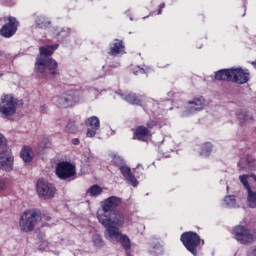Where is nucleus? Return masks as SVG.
Here are the masks:
<instances>
[{"instance_id":"23","label":"nucleus","mask_w":256,"mask_h":256,"mask_svg":"<svg viewBox=\"0 0 256 256\" xmlns=\"http://www.w3.org/2000/svg\"><path fill=\"white\" fill-rule=\"evenodd\" d=\"M118 95L121 97V99H124V101H127V103H130L131 105H139L141 103V100L135 94H123L118 92Z\"/></svg>"},{"instance_id":"42","label":"nucleus","mask_w":256,"mask_h":256,"mask_svg":"<svg viewBox=\"0 0 256 256\" xmlns=\"http://www.w3.org/2000/svg\"><path fill=\"white\" fill-rule=\"evenodd\" d=\"M251 256H256V248H254L250 254Z\"/></svg>"},{"instance_id":"4","label":"nucleus","mask_w":256,"mask_h":256,"mask_svg":"<svg viewBox=\"0 0 256 256\" xmlns=\"http://www.w3.org/2000/svg\"><path fill=\"white\" fill-rule=\"evenodd\" d=\"M17 99L12 94H2L0 97V115L13 117L17 113Z\"/></svg>"},{"instance_id":"8","label":"nucleus","mask_w":256,"mask_h":256,"mask_svg":"<svg viewBox=\"0 0 256 256\" xmlns=\"http://www.w3.org/2000/svg\"><path fill=\"white\" fill-rule=\"evenodd\" d=\"M75 174V165L71 164V162H60L56 166V175L62 181H67V179L75 177Z\"/></svg>"},{"instance_id":"10","label":"nucleus","mask_w":256,"mask_h":256,"mask_svg":"<svg viewBox=\"0 0 256 256\" xmlns=\"http://www.w3.org/2000/svg\"><path fill=\"white\" fill-rule=\"evenodd\" d=\"M249 70L243 68H232V83L245 85L249 81Z\"/></svg>"},{"instance_id":"34","label":"nucleus","mask_w":256,"mask_h":256,"mask_svg":"<svg viewBox=\"0 0 256 256\" xmlns=\"http://www.w3.org/2000/svg\"><path fill=\"white\" fill-rule=\"evenodd\" d=\"M68 33H71V29L69 28H56L54 35H57L59 37V35H61L62 37H65V35H67Z\"/></svg>"},{"instance_id":"11","label":"nucleus","mask_w":256,"mask_h":256,"mask_svg":"<svg viewBox=\"0 0 256 256\" xmlns=\"http://www.w3.org/2000/svg\"><path fill=\"white\" fill-rule=\"evenodd\" d=\"M57 103L61 107H73V105L79 103V97L75 96L73 92H66L57 98Z\"/></svg>"},{"instance_id":"36","label":"nucleus","mask_w":256,"mask_h":256,"mask_svg":"<svg viewBox=\"0 0 256 256\" xmlns=\"http://www.w3.org/2000/svg\"><path fill=\"white\" fill-rule=\"evenodd\" d=\"M0 147H7V139L0 133Z\"/></svg>"},{"instance_id":"35","label":"nucleus","mask_w":256,"mask_h":256,"mask_svg":"<svg viewBox=\"0 0 256 256\" xmlns=\"http://www.w3.org/2000/svg\"><path fill=\"white\" fill-rule=\"evenodd\" d=\"M49 145V139L48 138H42L41 142H39V147L41 149H45Z\"/></svg>"},{"instance_id":"33","label":"nucleus","mask_w":256,"mask_h":256,"mask_svg":"<svg viewBox=\"0 0 256 256\" xmlns=\"http://www.w3.org/2000/svg\"><path fill=\"white\" fill-rule=\"evenodd\" d=\"M249 175H240L239 176V181L240 183H242L243 187L246 188V191H249V189H251V186H249Z\"/></svg>"},{"instance_id":"47","label":"nucleus","mask_w":256,"mask_h":256,"mask_svg":"<svg viewBox=\"0 0 256 256\" xmlns=\"http://www.w3.org/2000/svg\"><path fill=\"white\" fill-rule=\"evenodd\" d=\"M148 127H150V128H151V127H153V126H151V125H148Z\"/></svg>"},{"instance_id":"14","label":"nucleus","mask_w":256,"mask_h":256,"mask_svg":"<svg viewBox=\"0 0 256 256\" xmlns=\"http://www.w3.org/2000/svg\"><path fill=\"white\" fill-rule=\"evenodd\" d=\"M203 107H205V98L199 97L194 98L192 101L188 103V115H192L193 113H197V111H203Z\"/></svg>"},{"instance_id":"19","label":"nucleus","mask_w":256,"mask_h":256,"mask_svg":"<svg viewBox=\"0 0 256 256\" xmlns=\"http://www.w3.org/2000/svg\"><path fill=\"white\" fill-rule=\"evenodd\" d=\"M217 81H231L233 82V68L221 69L215 73Z\"/></svg>"},{"instance_id":"15","label":"nucleus","mask_w":256,"mask_h":256,"mask_svg":"<svg viewBox=\"0 0 256 256\" xmlns=\"http://www.w3.org/2000/svg\"><path fill=\"white\" fill-rule=\"evenodd\" d=\"M106 238L112 243L120 241L123 249H125L126 251H129V249H131V240L129 239V236L122 234L121 231H119L118 235L114 238L113 236H106Z\"/></svg>"},{"instance_id":"5","label":"nucleus","mask_w":256,"mask_h":256,"mask_svg":"<svg viewBox=\"0 0 256 256\" xmlns=\"http://www.w3.org/2000/svg\"><path fill=\"white\" fill-rule=\"evenodd\" d=\"M181 241L192 255L197 256V247L201 244V238L195 232H184L181 235Z\"/></svg>"},{"instance_id":"30","label":"nucleus","mask_w":256,"mask_h":256,"mask_svg":"<svg viewBox=\"0 0 256 256\" xmlns=\"http://www.w3.org/2000/svg\"><path fill=\"white\" fill-rule=\"evenodd\" d=\"M224 205L230 209L237 207V200L235 199V196H226L224 198Z\"/></svg>"},{"instance_id":"18","label":"nucleus","mask_w":256,"mask_h":256,"mask_svg":"<svg viewBox=\"0 0 256 256\" xmlns=\"http://www.w3.org/2000/svg\"><path fill=\"white\" fill-rule=\"evenodd\" d=\"M119 169L123 177H125L126 181H129L133 187H137V185H139V182L137 181L135 176L131 173V168H129L127 165L124 164L120 166Z\"/></svg>"},{"instance_id":"37","label":"nucleus","mask_w":256,"mask_h":256,"mask_svg":"<svg viewBox=\"0 0 256 256\" xmlns=\"http://www.w3.org/2000/svg\"><path fill=\"white\" fill-rule=\"evenodd\" d=\"M68 133H75V125L73 123H68L66 126Z\"/></svg>"},{"instance_id":"17","label":"nucleus","mask_w":256,"mask_h":256,"mask_svg":"<svg viewBox=\"0 0 256 256\" xmlns=\"http://www.w3.org/2000/svg\"><path fill=\"white\" fill-rule=\"evenodd\" d=\"M0 169L11 171L13 169V157L7 152H0Z\"/></svg>"},{"instance_id":"39","label":"nucleus","mask_w":256,"mask_h":256,"mask_svg":"<svg viewBox=\"0 0 256 256\" xmlns=\"http://www.w3.org/2000/svg\"><path fill=\"white\" fill-rule=\"evenodd\" d=\"M40 112L41 113H47V106L46 105L40 106Z\"/></svg>"},{"instance_id":"1","label":"nucleus","mask_w":256,"mask_h":256,"mask_svg":"<svg viewBox=\"0 0 256 256\" xmlns=\"http://www.w3.org/2000/svg\"><path fill=\"white\" fill-rule=\"evenodd\" d=\"M40 49V55L37 57L35 63V71L36 73H40L45 75V77H53L57 75V61L53 58H49L52 56L57 49H59V44L49 45V46H42Z\"/></svg>"},{"instance_id":"22","label":"nucleus","mask_w":256,"mask_h":256,"mask_svg":"<svg viewBox=\"0 0 256 256\" xmlns=\"http://www.w3.org/2000/svg\"><path fill=\"white\" fill-rule=\"evenodd\" d=\"M125 52V46L120 40H115L114 43L110 44V55H119Z\"/></svg>"},{"instance_id":"32","label":"nucleus","mask_w":256,"mask_h":256,"mask_svg":"<svg viewBox=\"0 0 256 256\" xmlns=\"http://www.w3.org/2000/svg\"><path fill=\"white\" fill-rule=\"evenodd\" d=\"M112 163H114V165H116V167H123V165H125V161L123 160V158L117 154H114L112 156Z\"/></svg>"},{"instance_id":"21","label":"nucleus","mask_w":256,"mask_h":256,"mask_svg":"<svg viewBox=\"0 0 256 256\" xmlns=\"http://www.w3.org/2000/svg\"><path fill=\"white\" fill-rule=\"evenodd\" d=\"M136 139L138 141H148L151 137V132L144 126H138L135 131Z\"/></svg>"},{"instance_id":"45","label":"nucleus","mask_w":256,"mask_h":256,"mask_svg":"<svg viewBox=\"0 0 256 256\" xmlns=\"http://www.w3.org/2000/svg\"><path fill=\"white\" fill-rule=\"evenodd\" d=\"M105 76V73H102V75L100 77H104Z\"/></svg>"},{"instance_id":"24","label":"nucleus","mask_w":256,"mask_h":256,"mask_svg":"<svg viewBox=\"0 0 256 256\" xmlns=\"http://www.w3.org/2000/svg\"><path fill=\"white\" fill-rule=\"evenodd\" d=\"M20 157L23 159L24 163H31V161H33V150H31V147L25 146L22 148Z\"/></svg>"},{"instance_id":"44","label":"nucleus","mask_w":256,"mask_h":256,"mask_svg":"<svg viewBox=\"0 0 256 256\" xmlns=\"http://www.w3.org/2000/svg\"><path fill=\"white\" fill-rule=\"evenodd\" d=\"M140 73H145V70H143V69H140Z\"/></svg>"},{"instance_id":"12","label":"nucleus","mask_w":256,"mask_h":256,"mask_svg":"<svg viewBox=\"0 0 256 256\" xmlns=\"http://www.w3.org/2000/svg\"><path fill=\"white\" fill-rule=\"evenodd\" d=\"M15 33H17V19H15V17H9L8 23L1 28L0 35L9 39V37H13Z\"/></svg>"},{"instance_id":"3","label":"nucleus","mask_w":256,"mask_h":256,"mask_svg":"<svg viewBox=\"0 0 256 256\" xmlns=\"http://www.w3.org/2000/svg\"><path fill=\"white\" fill-rule=\"evenodd\" d=\"M41 221V215L37 210H27L22 213L19 220V229L23 233H30L37 226V223Z\"/></svg>"},{"instance_id":"38","label":"nucleus","mask_w":256,"mask_h":256,"mask_svg":"<svg viewBox=\"0 0 256 256\" xmlns=\"http://www.w3.org/2000/svg\"><path fill=\"white\" fill-rule=\"evenodd\" d=\"M7 188V183H5V180L3 178H0V191H5Z\"/></svg>"},{"instance_id":"16","label":"nucleus","mask_w":256,"mask_h":256,"mask_svg":"<svg viewBox=\"0 0 256 256\" xmlns=\"http://www.w3.org/2000/svg\"><path fill=\"white\" fill-rule=\"evenodd\" d=\"M238 167L242 171H255V167H256L255 159L249 155L244 156L238 162Z\"/></svg>"},{"instance_id":"6","label":"nucleus","mask_w":256,"mask_h":256,"mask_svg":"<svg viewBox=\"0 0 256 256\" xmlns=\"http://www.w3.org/2000/svg\"><path fill=\"white\" fill-rule=\"evenodd\" d=\"M234 239L242 245H247V243H253L256 240L255 232H251V230L245 228L244 226H236L233 229Z\"/></svg>"},{"instance_id":"20","label":"nucleus","mask_w":256,"mask_h":256,"mask_svg":"<svg viewBox=\"0 0 256 256\" xmlns=\"http://www.w3.org/2000/svg\"><path fill=\"white\" fill-rule=\"evenodd\" d=\"M236 118L243 125L245 123H251L253 121V115L245 109H239L236 111Z\"/></svg>"},{"instance_id":"31","label":"nucleus","mask_w":256,"mask_h":256,"mask_svg":"<svg viewBox=\"0 0 256 256\" xmlns=\"http://www.w3.org/2000/svg\"><path fill=\"white\" fill-rule=\"evenodd\" d=\"M92 243L98 249H100V247H103L105 245V242H103V238H101V235L99 234H94L92 236Z\"/></svg>"},{"instance_id":"40","label":"nucleus","mask_w":256,"mask_h":256,"mask_svg":"<svg viewBox=\"0 0 256 256\" xmlns=\"http://www.w3.org/2000/svg\"><path fill=\"white\" fill-rule=\"evenodd\" d=\"M164 8H165V3H163V4L160 5V9H159V11H158V15H161V11H162V9H164Z\"/></svg>"},{"instance_id":"28","label":"nucleus","mask_w":256,"mask_h":256,"mask_svg":"<svg viewBox=\"0 0 256 256\" xmlns=\"http://www.w3.org/2000/svg\"><path fill=\"white\" fill-rule=\"evenodd\" d=\"M211 151H213V145L211 143L203 144L200 150V157H209Z\"/></svg>"},{"instance_id":"46","label":"nucleus","mask_w":256,"mask_h":256,"mask_svg":"<svg viewBox=\"0 0 256 256\" xmlns=\"http://www.w3.org/2000/svg\"><path fill=\"white\" fill-rule=\"evenodd\" d=\"M252 177H254L255 181H256V176L255 175H252Z\"/></svg>"},{"instance_id":"43","label":"nucleus","mask_w":256,"mask_h":256,"mask_svg":"<svg viewBox=\"0 0 256 256\" xmlns=\"http://www.w3.org/2000/svg\"><path fill=\"white\" fill-rule=\"evenodd\" d=\"M78 144H79V140H75L74 145H78Z\"/></svg>"},{"instance_id":"26","label":"nucleus","mask_w":256,"mask_h":256,"mask_svg":"<svg viewBox=\"0 0 256 256\" xmlns=\"http://www.w3.org/2000/svg\"><path fill=\"white\" fill-rule=\"evenodd\" d=\"M102 193H103V188H101V186L99 185H93L86 192V194L89 197H98V195H101Z\"/></svg>"},{"instance_id":"13","label":"nucleus","mask_w":256,"mask_h":256,"mask_svg":"<svg viewBox=\"0 0 256 256\" xmlns=\"http://www.w3.org/2000/svg\"><path fill=\"white\" fill-rule=\"evenodd\" d=\"M87 127V137H95L101 128V122L97 116H91L85 121Z\"/></svg>"},{"instance_id":"7","label":"nucleus","mask_w":256,"mask_h":256,"mask_svg":"<svg viewBox=\"0 0 256 256\" xmlns=\"http://www.w3.org/2000/svg\"><path fill=\"white\" fill-rule=\"evenodd\" d=\"M36 191L40 199H53L55 193H57L55 186L43 179L38 180Z\"/></svg>"},{"instance_id":"41","label":"nucleus","mask_w":256,"mask_h":256,"mask_svg":"<svg viewBox=\"0 0 256 256\" xmlns=\"http://www.w3.org/2000/svg\"><path fill=\"white\" fill-rule=\"evenodd\" d=\"M94 160H95V158H94L93 156H91V157L88 158V163H91V162H93Z\"/></svg>"},{"instance_id":"25","label":"nucleus","mask_w":256,"mask_h":256,"mask_svg":"<svg viewBox=\"0 0 256 256\" xmlns=\"http://www.w3.org/2000/svg\"><path fill=\"white\" fill-rule=\"evenodd\" d=\"M246 203H247V206L250 207V209L256 208V192H253V190L251 189L247 190Z\"/></svg>"},{"instance_id":"2","label":"nucleus","mask_w":256,"mask_h":256,"mask_svg":"<svg viewBox=\"0 0 256 256\" xmlns=\"http://www.w3.org/2000/svg\"><path fill=\"white\" fill-rule=\"evenodd\" d=\"M99 223L106 229V237H113L119 235V229L125 225V216L119 211L110 212L106 215H99L97 217Z\"/></svg>"},{"instance_id":"29","label":"nucleus","mask_w":256,"mask_h":256,"mask_svg":"<svg viewBox=\"0 0 256 256\" xmlns=\"http://www.w3.org/2000/svg\"><path fill=\"white\" fill-rule=\"evenodd\" d=\"M149 252H150V255L152 256L163 255V247L159 243L154 244L153 246H151Z\"/></svg>"},{"instance_id":"27","label":"nucleus","mask_w":256,"mask_h":256,"mask_svg":"<svg viewBox=\"0 0 256 256\" xmlns=\"http://www.w3.org/2000/svg\"><path fill=\"white\" fill-rule=\"evenodd\" d=\"M36 25L39 29H47V27L51 25V21H49L45 16H38L36 19Z\"/></svg>"},{"instance_id":"9","label":"nucleus","mask_w":256,"mask_h":256,"mask_svg":"<svg viewBox=\"0 0 256 256\" xmlns=\"http://www.w3.org/2000/svg\"><path fill=\"white\" fill-rule=\"evenodd\" d=\"M121 203V198L117 196L109 197L102 202V209L98 210L97 217L99 215H109V213H115V209L119 207Z\"/></svg>"}]
</instances>
